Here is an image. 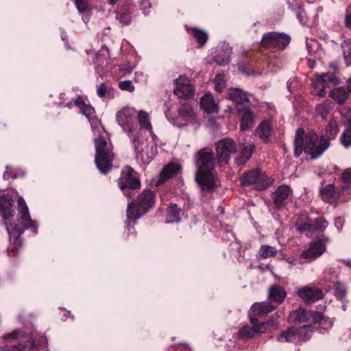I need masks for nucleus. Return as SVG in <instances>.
<instances>
[{"label": "nucleus", "mask_w": 351, "mask_h": 351, "mask_svg": "<svg viewBox=\"0 0 351 351\" xmlns=\"http://www.w3.org/2000/svg\"><path fill=\"white\" fill-rule=\"evenodd\" d=\"M335 294L338 299H343L347 294L346 286L339 283L337 284L335 287Z\"/></svg>", "instance_id": "obj_44"}, {"label": "nucleus", "mask_w": 351, "mask_h": 351, "mask_svg": "<svg viewBox=\"0 0 351 351\" xmlns=\"http://www.w3.org/2000/svg\"><path fill=\"white\" fill-rule=\"evenodd\" d=\"M182 210L176 204H170L168 207L166 221L167 223L180 222Z\"/></svg>", "instance_id": "obj_30"}, {"label": "nucleus", "mask_w": 351, "mask_h": 351, "mask_svg": "<svg viewBox=\"0 0 351 351\" xmlns=\"http://www.w3.org/2000/svg\"><path fill=\"white\" fill-rule=\"evenodd\" d=\"M329 145V140L324 136L319 138L314 132L309 131L305 134L303 129L299 128L295 134L294 155L299 157L304 151L311 156V159H315L322 156Z\"/></svg>", "instance_id": "obj_4"}, {"label": "nucleus", "mask_w": 351, "mask_h": 351, "mask_svg": "<svg viewBox=\"0 0 351 351\" xmlns=\"http://www.w3.org/2000/svg\"><path fill=\"white\" fill-rule=\"evenodd\" d=\"M115 93V89L106 84H101L97 86V94L100 98L111 99L114 97Z\"/></svg>", "instance_id": "obj_32"}, {"label": "nucleus", "mask_w": 351, "mask_h": 351, "mask_svg": "<svg viewBox=\"0 0 351 351\" xmlns=\"http://www.w3.org/2000/svg\"><path fill=\"white\" fill-rule=\"evenodd\" d=\"M341 178L346 182H351V168L346 169L342 173Z\"/></svg>", "instance_id": "obj_51"}, {"label": "nucleus", "mask_w": 351, "mask_h": 351, "mask_svg": "<svg viewBox=\"0 0 351 351\" xmlns=\"http://www.w3.org/2000/svg\"><path fill=\"white\" fill-rule=\"evenodd\" d=\"M218 163L223 166L228 163L230 156L235 154L238 149L234 141L230 138H226L219 141L216 146Z\"/></svg>", "instance_id": "obj_10"}, {"label": "nucleus", "mask_w": 351, "mask_h": 351, "mask_svg": "<svg viewBox=\"0 0 351 351\" xmlns=\"http://www.w3.org/2000/svg\"><path fill=\"white\" fill-rule=\"evenodd\" d=\"M339 131V125L335 119H330L329 123L326 125V139L329 141L334 138Z\"/></svg>", "instance_id": "obj_36"}, {"label": "nucleus", "mask_w": 351, "mask_h": 351, "mask_svg": "<svg viewBox=\"0 0 351 351\" xmlns=\"http://www.w3.org/2000/svg\"><path fill=\"white\" fill-rule=\"evenodd\" d=\"M277 254V250L272 246L267 245H261L259 250V254L263 258L274 256Z\"/></svg>", "instance_id": "obj_39"}, {"label": "nucleus", "mask_w": 351, "mask_h": 351, "mask_svg": "<svg viewBox=\"0 0 351 351\" xmlns=\"http://www.w3.org/2000/svg\"><path fill=\"white\" fill-rule=\"evenodd\" d=\"M348 89L351 93V77L348 81Z\"/></svg>", "instance_id": "obj_61"}, {"label": "nucleus", "mask_w": 351, "mask_h": 351, "mask_svg": "<svg viewBox=\"0 0 351 351\" xmlns=\"http://www.w3.org/2000/svg\"><path fill=\"white\" fill-rule=\"evenodd\" d=\"M75 5L80 13H83L88 8L87 0H75Z\"/></svg>", "instance_id": "obj_47"}, {"label": "nucleus", "mask_w": 351, "mask_h": 351, "mask_svg": "<svg viewBox=\"0 0 351 351\" xmlns=\"http://www.w3.org/2000/svg\"><path fill=\"white\" fill-rule=\"evenodd\" d=\"M297 293L300 298L306 304L317 301L324 296L322 291L315 286H306L299 288Z\"/></svg>", "instance_id": "obj_17"}, {"label": "nucleus", "mask_w": 351, "mask_h": 351, "mask_svg": "<svg viewBox=\"0 0 351 351\" xmlns=\"http://www.w3.org/2000/svg\"><path fill=\"white\" fill-rule=\"evenodd\" d=\"M287 293L283 288L274 285L269 290V298L271 301L281 303L285 298Z\"/></svg>", "instance_id": "obj_28"}, {"label": "nucleus", "mask_w": 351, "mask_h": 351, "mask_svg": "<svg viewBox=\"0 0 351 351\" xmlns=\"http://www.w3.org/2000/svg\"><path fill=\"white\" fill-rule=\"evenodd\" d=\"M343 58L347 65L351 64V41L346 40L341 43Z\"/></svg>", "instance_id": "obj_40"}, {"label": "nucleus", "mask_w": 351, "mask_h": 351, "mask_svg": "<svg viewBox=\"0 0 351 351\" xmlns=\"http://www.w3.org/2000/svg\"><path fill=\"white\" fill-rule=\"evenodd\" d=\"M231 54V47L228 45L223 44L221 47L217 49V54L215 56V62L219 66L228 64L230 61Z\"/></svg>", "instance_id": "obj_22"}, {"label": "nucleus", "mask_w": 351, "mask_h": 351, "mask_svg": "<svg viewBox=\"0 0 351 351\" xmlns=\"http://www.w3.org/2000/svg\"><path fill=\"white\" fill-rule=\"evenodd\" d=\"M333 102L330 100L325 101L322 104H319L316 107V112L322 119L326 118L328 114L333 108Z\"/></svg>", "instance_id": "obj_35"}, {"label": "nucleus", "mask_w": 351, "mask_h": 351, "mask_svg": "<svg viewBox=\"0 0 351 351\" xmlns=\"http://www.w3.org/2000/svg\"><path fill=\"white\" fill-rule=\"evenodd\" d=\"M192 34L200 47L203 46L207 42L208 34L205 31L198 28H193Z\"/></svg>", "instance_id": "obj_38"}, {"label": "nucleus", "mask_w": 351, "mask_h": 351, "mask_svg": "<svg viewBox=\"0 0 351 351\" xmlns=\"http://www.w3.org/2000/svg\"><path fill=\"white\" fill-rule=\"evenodd\" d=\"M344 219L341 217H338L335 219V225L337 228L338 231H340L343 226Z\"/></svg>", "instance_id": "obj_53"}, {"label": "nucleus", "mask_w": 351, "mask_h": 351, "mask_svg": "<svg viewBox=\"0 0 351 351\" xmlns=\"http://www.w3.org/2000/svg\"><path fill=\"white\" fill-rule=\"evenodd\" d=\"M195 158V181L202 192L214 191L216 189V177L213 153L206 148H203L196 154Z\"/></svg>", "instance_id": "obj_3"}, {"label": "nucleus", "mask_w": 351, "mask_h": 351, "mask_svg": "<svg viewBox=\"0 0 351 351\" xmlns=\"http://www.w3.org/2000/svg\"><path fill=\"white\" fill-rule=\"evenodd\" d=\"M292 193L288 185L280 186L272 194V199L277 208L284 207L289 202V197Z\"/></svg>", "instance_id": "obj_19"}, {"label": "nucleus", "mask_w": 351, "mask_h": 351, "mask_svg": "<svg viewBox=\"0 0 351 351\" xmlns=\"http://www.w3.org/2000/svg\"><path fill=\"white\" fill-rule=\"evenodd\" d=\"M0 351H25V346L19 344L15 346L0 348Z\"/></svg>", "instance_id": "obj_50"}, {"label": "nucleus", "mask_w": 351, "mask_h": 351, "mask_svg": "<svg viewBox=\"0 0 351 351\" xmlns=\"http://www.w3.org/2000/svg\"><path fill=\"white\" fill-rule=\"evenodd\" d=\"M179 116L184 121L194 122L196 119V114L191 106L189 104H184L178 110Z\"/></svg>", "instance_id": "obj_29"}, {"label": "nucleus", "mask_w": 351, "mask_h": 351, "mask_svg": "<svg viewBox=\"0 0 351 351\" xmlns=\"http://www.w3.org/2000/svg\"><path fill=\"white\" fill-rule=\"evenodd\" d=\"M342 263H343L346 265L348 267H351V260L350 259H345V260H341Z\"/></svg>", "instance_id": "obj_58"}, {"label": "nucleus", "mask_w": 351, "mask_h": 351, "mask_svg": "<svg viewBox=\"0 0 351 351\" xmlns=\"http://www.w3.org/2000/svg\"><path fill=\"white\" fill-rule=\"evenodd\" d=\"M138 123L141 126V130L139 131L141 132V130L143 129L147 130L152 135V138L149 141L154 140L156 143V136L154 134L152 131V125L150 121L149 114L144 110H140L138 112Z\"/></svg>", "instance_id": "obj_24"}, {"label": "nucleus", "mask_w": 351, "mask_h": 351, "mask_svg": "<svg viewBox=\"0 0 351 351\" xmlns=\"http://www.w3.org/2000/svg\"><path fill=\"white\" fill-rule=\"evenodd\" d=\"M228 97L234 102L239 113L242 111L241 106L246 107L249 106L250 101L246 93L240 88H232L229 89Z\"/></svg>", "instance_id": "obj_18"}, {"label": "nucleus", "mask_w": 351, "mask_h": 351, "mask_svg": "<svg viewBox=\"0 0 351 351\" xmlns=\"http://www.w3.org/2000/svg\"><path fill=\"white\" fill-rule=\"evenodd\" d=\"M180 165L176 162H170L162 169L158 180L156 182V186H159L166 180L176 176L180 171Z\"/></svg>", "instance_id": "obj_21"}, {"label": "nucleus", "mask_w": 351, "mask_h": 351, "mask_svg": "<svg viewBox=\"0 0 351 351\" xmlns=\"http://www.w3.org/2000/svg\"><path fill=\"white\" fill-rule=\"evenodd\" d=\"M345 24L346 27H351V12H350L349 10L346 11Z\"/></svg>", "instance_id": "obj_54"}, {"label": "nucleus", "mask_w": 351, "mask_h": 351, "mask_svg": "<svg viewBox=\"0 0 351 351\" xmlns=\"http://www.w3.org/2000/svg\"><path fill=\"white\" fill-rule=\"evenodd\" d=\"M298 18L302 24L305 25L307 23V20L306 19V13L303 10H300V11L298 13Z\"/></svg>", "instance_id": "obj_52"}, {"label": "nucleus", "mask_w": 351, "mask_h": 351, "mask_svg": "<svg viewBox=\"0 0 351 351\" xmlns=\"http://www.w3.org/2000/svg\"><path fill=\"white\" fill-rule=\"evenodd\" d=\"M21 334V330H14L11 332L7 333L3 336V339L5 340H14L18 338Z\"/></svg>", "instance_id": "obj_49"}, {"label": "nucleus", "mask_w": 351, "mask_h": 351, "mask_svg": "<svg viewBox=\"0 0 351 351\" xmlns=\"http://www.w3.org/2000/svg\"><path fill=\"white\" fill-rule=\"evenodd\" d=\"M135 171L130 167H126L121 172L118 180L120 189L125 196H129L127 189H138L141 187L140 180L135 176Z\"/></svg>", "instance_id": "obj_11"}, {"label": "nucleus", "mask_w": 351, "mask_h": 351, "mask_svg": "<svg viewBox=\"0 0 351 351\" xmlns=\"http://www.w3.org/2000/svg\"><path fill=\"white\" fill-rule=\"evenodd\" d=\"M75 104L80 109L82 114L86 116L88 119L90 120L94 117V108L90 105L86 104L81 97L77 98L75 101Z\"/></svg>", "instance_id": "obj_33"}, {"label": "nucleus", "mask_w": 351, "mask_h": 351, "mask_svg": "<svg viewBox=\"0 0 351 351\" xmlns=\"http://www.w3.org/2000/svg\"><path fill=\"white\" fill-rule=\"evenodd\" d=\"M328 222L322 217H318L315 219H308L304 223L298 222L296 228L298 231L307 233H313L315 231L322 232L328 226Z\"/></svg>", "instance_id": "obj_15"}, {"label": "nucleus", "mask_w": 351, "mask_h": 351, "mask_svg": "<svg viewBox=\"0 0 351 351\" xmlns=\"http://www.w3.org/2000/svg\"><path fill=\"white\" fill-rule=\"evenodd\" d=\"M272 182L265 173L259 169H254L244 173L241 178L243 185H254L258 190H263Z\"/></svg>", "instance_id": "obj_7"}, {"label": "nucleus", "mask_w": 351, "mask_h": 351, "mask_svg": "<svg viewBox=\"0 0 351 351\" xmlns=\"http://www.w3.org/2000/svg\"><path fill=\"white\" fill-rule=\"evenodd\" d=\"M118 0H108V3L110 4V5H114L117 2Z\"/></svg>", "instance_id": "obj_63"}, {"label": "nucleus", "mask_w": 351, "mask_h": 351, "mask_svg": "<svg viewBox=\"0 0 351 351\" xmlns=\"http://www.w3.org/2000/svg\"><path fill=\"white\" fill-rule=\"evenodd\" d=\"M330 274H331V275L333 276V277H337L339 273V270L338 269L337 271H334V272H332V268L330 269Z\"/></svg>", "instance_id": "obj_60"}, {"label": "nucleus", "mask_w": 351, "mask_h": 351, "mask_svg": "<svg viewBox=\"0 0 351 351\" xmlns=\"http://www.w3.org/2000/svg\"><path fill=\"white\" fill-rule=\"evenodd\" d=\"M287 262H288L289 264H291V265H295V262H296V260L295 258L293 257H289L287 259Z\"/></svg>", "instance_id": "obj_56"}, {"label": "nucleus", "mask_w": 351, "mask_h": 351, "mask_svg": "<svg viewBox=\"0 0 351 351\" xmlns=\"http://www.w3.org/2000/svg\"><path fill=\"white\" fill-rule=\"evenodd\" d=\"M225 77L222 74H218L214 79L215 89L219 93H221L225 88Z\"/></svg>", "instance_id": "obj_42"}, {"label": "nucleus", "mask_w": 351, "mask_h": 351, "mask_svg": "<svg viewBox=\"0 0 351 351\" xmlns=\"http://www.w3.org/2000/svg\"><path fill=\"white\" fill-rule=\"evenodd\" d=\"M256 134L265 142L269 141L271 135V125L267 121L261 122L256 129Z\"/></svg>", "instance_id": "obj_31"}, {"label": "nucleus", "mask_w": 351, "mask_h": 351, "mask_svg": "<svg viewBox=\"0 0 351 351\" xmlns=\"http://www.w3.org/2000/svg\"><path fill=\"white\" fill-rule=\"evenodd\" d=\"M37 348L36 344L35 343V342H34V341H33V342L32 343V344H31V349L34 350V349H35V348Z\"/></svg>", "instance_id": "obj_62"}, {"label": "nucleus", "mask_w": 351, "mask_h": 351, "mask_svg": "<svg viewBox=\"0 0 351 351\" xmlns=\"http://www.w3.org/2000/svg\"><path fill=\"white\" fill-rule=\"evenodd\" d=\"M173 92L178 97L187 99L193 96L194 89L189 78L180 76L175 80Z\"/></svg>", "instance_id": "obj_16"}, {"label": "nucleus", "mask_w": 351, "mask_h": 351, "mask_svg": "<svg viewBox=\"0 0 351 351\" xmlns=\"http://www.w3.org/2000/svg\"><path fill=\"white\" fill-rule=\"evenodd\" d=\"M339 84V79L334 73H324L317 77L313 82L315 95L319 97H324L325 89Z\"/></svg>", "instance_id": "obj_14"}, {"label": "nucleus", "mask_w": 351, "mask_h": 351, "mask_svg": "<svg viewBox=\"0 0 351 351\" xmlns=\"http://www.w3.org/2000/svg\"><path fill=\"white\" fill-rule=\"evenodd\" d=\"M119 87L123 90L132 92L134 90V86L130 80H124L119 83Z\"/></svg>", "instance_id": "obj_46"}, {"label": "nucleus", "mask_w": 351, "mask_h": 351, "mask_svg": "<svg viewBox=\"0 0 351 351\" xmlns=\"http://www.w3.org/2000/svg\"><path fill=\"white\" fill-rule=\"evenodd\" d=\"M95 146V162L97 167L102 173H108L112 167L114 153L112 151V145L108 143L103 137L94 139Z\"/></svg>", "instance_id": "obj_5"}, {"label": "nucleus", "mask_w": 351, "mask_h": 351, "mask_svg": "<svg viewBox=\"0 0 351 351\" xmlns=\"http://www.w3.org/2000/svg\"><path fill=\"white\" fill-rule=\"evenodd\" d=\"M341 141L345 147L351 146V122L348 128L342 133Z\"/></svg>", "instance_id": "obj_41"}, {"label": "nucleus", "mask_w": 351, "mask_h": 351, "mask_svg": "<svg viewBox=\"0 0 351 351\" xmlns=\"http://www.w3.org/2000/svg\"><path fill=\"white\" fill-rule=\"evenodd\" d=\"M330 95L338 103L343 104L347 99L348 94L345 88L340 87L332 89Z\"/></svg>", "instance_id": "obj_37"}, {"label": "nucleus", "mask_w": 351, "mask_h": 351, "mask_svg": "<svg viewBox=\"0 0 351 351\" xmlns=\"http://www.w3.org/2000/svg\"><path fill=\"white\" fill-rule=\"evenodd\" d=\"M318 45V43L314 40H310L306 41V47L311 51V48L313 47H315Z\"/></svg>", "instance_id": "obj_55"}, {"label": "nucleus", "mask_w": 351, "mask_h": 351, "mask_svg": "<svg viewBox=\"0 0 351 351\" xmlns=\"http://www.w3.org/2000/svg\"><path fill=\"white\" fill-rule=\"evenodd\" d=\"M176 351H191L190 348L188 347H180L176 349Z\"/></svg>", "instance_id": "obj_59"}, {"label": "nucleus", "mask_w": 351, "mask_h": 351, "mask_svg": "<svg viewBox=\"0 0 351 351\" xmlns=\"http://www.w3.org/2000/svg\"><path fill=\"white\" fill-rule=\"evenodd\" d=\"M289 43L288 35L274 32L264 34L261 41L262 47L274 51L284 49Z\"/></svg>", "instance_id": "obj_9"}, {"label": "nucleus", "mask_w": 351, "mask_h": 351, "mask_svg": "<svg viewBox=\"0 0 351 351\" xmlns=\"http://www.w3.org/2000/svg\"><path fill=\"white\" fill-rule=\"evenodd\" d=\"M339 113L343 118L345 124L350 125L351 123V110L346 106H341L339 109Z\"/></svg>", "instance_id": "obj_43"}, {"label": "nucleus", "mask_w": 351, "mask_h": 351, "mask_svg": "<svg viewBox=\"0 0 351 351\" xmlns=\"http://www.w3.org/2000/svg\"><path fill=\"white\" fill-rule=\"evenodd\" d=\"M312 323L307 324L300 328L291 327L282 332L278 340L280 342H297L306 341L311 338L313 333Z\"/></svg>", "instance_id": "obj_8"}, {"label": "nucleus", "mask_w": 351, "mask_h": 351, "mask_svg": "<svg viewBox=\"0 0 351 351\" xmlns=\"http://www.w3.org/2000/svg\"><path fill=\"white\" fill-rule=\"evenodd\" d=\"M239 148L241 156L237 158V163L243 165L251 158L254 149V145L251 142L240 143Z\"/></svg>", "instance_id": "obj_23"}, {"label": "nucleus", "mask_w": 351, "mask_h": 351, "mask_svg": "<svg viewBox=\"0 0 351 351\" xmlns=\"http://www.w3.org/2000/svg\"><path fill=\"white\" fill-rule=\"evenodd\" d=\"M276 306H272L269 302L256 303L252 306L250 311V316L261 315L273 311Z\"/></svg>", "instance_id": "obj_26"}, {"label": "nucleus", "mask_w": 351, "mask_h": 351, "mask_svg": "<svg viewBox=\"0 0 351 351\" xmlns=\"http://www.w3.org/2000/svg\"><path fill=\"white\" fill-rule=\"evenodd\" d=\"M136 110L133 108H123L118 111L116 119L127 136L130 139L136 158L143 163H149L158 154L157 144L154 140L148 139L138 131L135 132L134 119Z\"/></svg>", "instance_id": "obj_1"}, {"label": "nucleus", "mask_w": 351, "mask_h": 351, "mask_svg": "<svg viewBox=\"0 0 351 351\" xmlns=\"http://www.w3.org/2000/svg\"><path fill=\"white\" fill-rule=\"evenodd\" d=\"M16 169L11 167H6V170L5 171L3 177L5 180H8L10 178H16L17 176L16 174Z\"/></svg>", "instance_id": "obj_48"}, {"label": "nucleus", "mask_w": 351, "mask_h": 351, "mask_svg": "<svg viewBox=\"0 0 351 351\" xmlns=\"http://www.w3.org/2000/svg\"><path fill=\"white\" fill-rule=\"evenodd\" d=\"M289 321L299 323H317L322 322L324 319L322 313L319 312L307 311L305 308H300L292 311L289 315Z\"/></svg>", "instance_id": "obj_13"}, {"label": "nucleus", "mask_w": 351, "mask_h": 351, "mask_svg": "<svg viewBox=\"0 0 351 351\" xmlns=\"http://www.w3.org/2000/svg\"><path fill=\"white\" fill-rule=\"evenodd\" d=\"M116 19L123 25H126L130 23V13L127 10L117 14Z\"/></svg>", "instance_id": "obj_45"}, {"label": "nucleus", "mask_w": 351, "mask_h": 351, "mask_svg": "<svg viewBox=\"0 0 351 351\" xmlns=\"http://www.w3.org/2000/svg\"><path fill=\"white\" fill-rule=\"evenodd\" d=\"M155 194L150 190L143 191L136 198V203L128 204L127 217L128 219H137L145 215L154 206Z\"/></svg>", "instance_id": "obj_6"}, {"label": "nucleus", "mask_w": 351, "mask_h": 351, "mask_svg": "<svg viewBox=\"0 0 351 351\" xmlns=\"http://www.w3.org/2000/svg\"><path fill=\"white\" fill-rule=\"evenodd\" d=\"M252 326L245 325L241 327L238 332V337L240 339L247 340L254 337L257 334L264 333L269 326V322H259L258 320L254 317H250Z\"/></svg>", "instance_id": "obj_12"}, {"label": "nucleus", "mask_w": 351, "mask_h": 351, "mask_svg": "<svg viewBox=\"0 0 351 351\" xmlns=\"http://www.w3.org/2000/svg\"><path fill=\"white\" fill-rule=\"evenodd\" d=\"M143 13H144V14H145V15L148 14V12H146L145 10H143Z\"/></svg>", "instance_id": "obj_64"}, {"label": "nucleus", "mask_w": 351, "mask_h": 351, "mask_svg": "<svg viewBox=\"0 0 351 351\" xmlns=\"http://www.w3.org/2000/svg\"><path fill=\"white\" fill-rule=\"evenodd\" d=\"M240 128L241 130H246L251 128L254 123V114L249 109L248 106L242 108Z\"/></svg>", "instance_id": "obj_27"}, {"label": "nucleus", "mask_w": 351, "mask_h": 351, "mask_svg": "<svg viewBox=\"0 0 351 351\" xmlns=\"http://www.w3.org/2000/svg\"><path fill=\"white\" fill-rule=\"evenodd\" d=\"M322 198L330 203H332L337 198V193L332 184H328L321 190Z\"/></svg>", "instance_id": "obj_34"}, {"label": "nucleus", "mask_w": 351, "mask_h": 351, "mask_svg": "<svg viewBox=\"0 0 351 351\" xmlns=\"http://www.w3.org/2000/svg\"><path fill=\"white\" fill-rule=\"evenodd\" d=\"M200 106L208 114L217 112L218 110V106L210 94H206L201 98Z\"/></svg>", "instance_id": "obj_25"}, {"label": "nucleus", "mask_w": 351, "mask_h": 351, "mask_svg": "<svg viewBox=\"0 0 351 351\" xmlns=\"http://www.w3.org/2000/svg\"><path fill=\"white\" fill-rule=\"evenodd\" d=\"M132 67L129 66V67H127V68H124L123 67L121 69V71L124 73H130L131 71H132Z\"/></svg>", "instance_id": "obj_57"}, {"label": "nucleus", "mask_w": 351, "mask_h": 351, "mask_svg": "<svg viewBox=\"0 0 351 351\" xmlns=\"http://www.w3.org/2000/svg\"><path fill=\"white\" fill-rule=\"evenodd\" d=\"M13 202L12 197L8 194L0 195V213L3 214L4 223L10 241L13 238L14 243H16L25 229H30L32 232L36 233L38 224L36 221L31 219L29 208L22 197L18 199V218L23 228H19L11 223L8 224V219L13 217L14 213L12 209Z\"/></svg>", "instance_id": "obj_2"}, {"label": "nucleus", "mask_w": 351, "mask_h": 351, "mask_svg": "<svg viewBox=\"0 0 351 351\" xmlns=\"http://www.w3.org/2000/svg\"><path fill=\"white\" fill-rule=\"evenodd\" d=\"M326 250V245L321 239L311 243L308 248L304 250L301 256L303 258L315 259L320 256Z\"/></svg>", "instance_id": "obj_20"}]
</instances>
